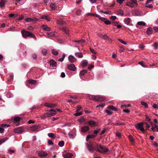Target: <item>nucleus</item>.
Masks as SVG:
<instances>
[{
    "mask_svg": "<svg viewBox=\"0 0 158 158\" xmlns=\"http://www.w3.org/2000/svg\"><path fill=\"white\" fill-rule=\"evenodd\" d=\"M21 33L23 37L27 38L28 37H30L31 38H34L35 40L36 39V37L35 35L32 33L29 32L28 31L23 30L21 31Z\"/></svg>",
    "mask_w": 158,
    "mask_h": 158,
    "instance_id": "f257e3e1",
    "label": "nucleus"
},
{
    "mask_svg": "<svg viewBox=\"0 0 158 158\" xmlns=\"http://www.w3.org/2000/svg\"><path fill=\"white\" fill-rule=\"evenodd\" d=\"M98 144H96V147L97 148V149H96V151L100 153H105L108 151V149L105 146H103L101 145H99V148L101 150H99L98 148Z\"/></svg>",
    "mask_w": 158,
    "mask_h": 158,
    "instance_id": "f03ea898",
    "label": "nucleus"
},
{
    "mask_svg": "<svg viewBox=\"0 0 158 158\" xmlns=\"http://www.w3.org/2000/svg\"><path fill=\"white\" fill-rule=\"evenodd\" d=\"M86 124H88L91 127H97L98 125V123H96L94 121L92 120H89L86 122L85 123Z\"/></svg>",
    "mask_w": 158,
    "mask_h": 158,
    "instance_id": "7ed1b4c3",
    "label": "nucleus"
},
{
    "mask_svg": "<svg viewBox=\"0 0 158 158\" xmlns=\"http://www.w3.org/2000/svg\"><path fill=\"white\" fill-rule=\"evenodd\" d=\"M86 146L88 150L90 152L93 151L94 149L96 150V149H97V148L94 147L93 143H91L89 144L87 143Z\"/></svg>",
    "mask_w": 158,
    "mask_h": 158,
    "instance_id": "20e7f679",
    "label": "nucleus"
},
{
    "mask_svg": "<svg viewBox=\"0 0 158 158\" xmlns=\"http://www.w3.org/2000/svg\"><path fill=\"white\" fill-rule=\"evenodd\" d=\"M25 20L26 21L27 23L31 22L34 23L39 21V19H38L34 17L32 18H27Z\"/></svg>",
    "mask_w": 158,
    "mask_h": 158,
    "instance_id": "39448f33",
    "label": "nucleus"
},
{
    "mask_svg": "<svg viewBox=\"0 0 158 158\" xmlns=\"http://www.w3.org/2000/svg\"><path fill=\"white\" fill-rule=\"evenodd\" d=\"M143 123H141L135 124V126L137 129L140 130L142 131H144V128L143 127Z\"/></svg>",
    "mask_w": 158,
    "mask_h": 158,
    "instance_id": "423d86ee",
    "label": "nucleus"
},
{
    "mask_svg": "<svg viewBox=\"0 0 158 158\" xmlns=\"http://www.w3.org/2000/svg\"><path fill=\"white\" fill-rule=\"evenodd\" d=\"M96 101L101 102L104 101L106 99V98L104 96L96 95Z\"/></svg>",
    "mask_w": 158,
    "mask_h": 158,
    "instance_id": "0eeeda50",
    "label": "nucleus"
},
{
    "mask_svg": "<svg viewBox=\"0 0 158 158\" xmlns=\"http://www.w3.org/2000/svg\"><path fill=\"white\" fill-rule=\"evenodd\" d=\"M40 129V127L37 125H34L33 126L31 127L30 130L32 132H36L38 131Z\"/></svg>",
    "mask_w": 158,
    "mask_h": 158,
    "instance_id": "6e6552de",
    "label": "nucleus"
},
{
    "mask_svg": "<svg viewBox=\"0 0 158 158\" xmlns=\"http://www.w3.org/2000/svg\"><path fill=\"white\" fill-rule=\"evenodd\" d=\"M13 131L15 133H22L23 132V129L22 127H17L13 130Z\"/></svg>",
    "mask_w": 158,
    "mask_h": 158,
    "instance_id": "1a4fd4ad",
    "label": "nucleus"
},
{
    "mask_svg": "<svg viewBox=\"0 0 158 158\" xmlns=\"http://www.w3.org/2000/svg\"><path fill=\"white\" fill-rule=\"evenodd\" d=\"M67 68L73 71H74L76 69L74 64H71L68 65H67Z\"/></svg>",
    "mask_w": 158,
    "mask_h": 158,
    "instance_id": "9d476101",
    "label": "nucleus"
},
{
    "mask_svg": "<svg viewBox=\"0 0 158 158\" xmlns=\"http://www.w3.org/2000/svg\"><path fill=\"white\" fill-rule=\"evenodd\" d=\"M38 155L40 157H44L48 155V153L42 151L39 152Z\"/></svg>",
    "mask_w": 158,
    "mask_h": 158,
    "instance_id": "9b49d317",
    "label": "nucleus"
},
{
    "mask_svg": "<svg viewBox=\"0 0 158 158\" xmlns=\"http://www.w3.org/2000/svg\"><path fill=\"white\" fill-rule=\"evenodd\" d=\"M68 60L71 63L75 62L77 60V59L72 55H70L69 56Z\"/></svg>",
    "mask_w": 158,
    "mask_h": 158,
    "instance_id": "f8f14e48",
    "label": "nucleus"
},
{
    "mask_svg": "<svg viewBox=\"0 0 158 158\" xmlns=\"http://www.w3.org/2000/svg\"><path fill=\"white\" fill-rule=\"evenodd\" d=\"M49 64L52 67H55L57 66V63L53 59L50 60L49 61Z\"/></svg>",
    "mask_w": 158,
    "mask_h": 158,
    "instance_id": "ddd939ff",
    "label": "nucleus"
},
{
    "mask_svg": "<svg viewBox=\"0 0 158 158\" xmlns=\"http://www.w3.org/2000/svg\"><path fill=\"white\" fill-rule=\"evenodd\" d=\"M56 23L58 24H60L61 25H64L65 24L66 22L61 19H58L57 20Z\"/></svg>",
    "mask_w": 158,
    "mask_h": 158,
    "instance_id": "4468645a",
    "label": "nucleus"
},
{
    "mask_svg": "<svg viewBox=\"0 0 158 158\" xmlns=\"http://www.w3.org/2000/svg\"><path fill=\"white\" fill-rule=\"evenodd\" d=\"M89 130V127L88 126H84L81 128V131L82 132H86Z\"/></svg>",
    "mask_w": 158,
    "mask_h": 158,
    "instance_id": "2eb2a0df",
    "label": "nucleus"
},
{
    "mask_svg": "<svg viewBox=\"0 0 158 158\" xmlns=\"http://www.w3.org/2000/svg\"><path fill=\"white\" fill-rule=\"evenodd\" d=\"M49 111L51 117L55 115L56 113V110L53 109H50L49 110Z\"/></svg>",
    "mask_w": 158,
    "mask_h": 158,
    "instance_id": "dca6fc26",
    "label": "nucleus"
},
{
    "mask_svg": "<svg viewBox=\"0 0 158 158\" xmlns=\"http://www.w3.org/2000/svg\"><path fill=\"white\" fill-rule=\"evenodd\" d=\"M41 27L42 29L45 31H49L51 30L50 28L46 25H43Z\"/></svg>",
    "mask_w": 158,
    "mask_h": 158,
    "instance_id": "f3484780",
    "label": "nucleus"
},
{
    "mask_svg": "<svg viewBox=\"0 0 158 158\" xmlns=\"http://www.w3.org/2000/svg\"><path fill=\"white\" fill-rule=\"evenodd\" d=\"M97 136V135H87L86 138V140L88 141L89 139L90 138H95Z\"/></svg>",
    "mask_w": 158,
    "mask_h": 158,
    "instance_id": "a211bd4d",
    "label": "nucleus"
},
{
    "mask_svg": "<svg viewBox=\"0 0 158 158\" xmlns=\"http://www.w3.org/2000/svg\"><path fill=\"white\" fill-rule=\"evenodd\" d=\"M57 6L55 4L51 3L50 5V7L52 10H55L57 9Z\"/></svg>",
    "mask_w": 158,
    "mask_h": 158,
    "instance_id": "6ab92c4d",
    "label": "nucleus"
},
{
    "mask_svg": "<svg viewBox=\"0 0 158 158\" xmlns=\"http://www.w3.org/2000/svg\"><path fill=\"white\" fill-rule=\"evenodd\" d=\"M45 106H46L52 108L55 107L56 106V105L52 103H45Z\"/></svg>",
    "mask_w": 158,
    "mask_h": 158,
    "instance_id": "aec40b11",
    "label": "nucleus"
},
{
    "mask_svg": "<svg viewBox=\"0 0 158 158\" xmlns=\"http://www.w3.org/2000/svg\"><path fill=\"white\" fill-rule=\"evenodd\" d=\"M73 156V154L71 153H68L65 155H64L63 157L64 158H71Z\"/></svg>",
    "mask_w": 158,
    "mask_h": 158,
    "instance_id": "412c9836",
    "label": "nucleus"
},
{
    "mask_svg": "<svg viewBox=\"0 0 158 158\" xmlns=\"http://www.w3.org/2000/svg\"><path fill=\"white\" fill-rule=\"evenodd\" d=\"M88 61L85 60H83L82 61L81 64L83 67H86L87 65Z\"/></svg>",
    "mask_w": 158,
    "mask_h": 158,
    "instance_id": "4be33fe9",
    "label": "nucleus"
},
{
    "mask_svg": "<svg viewBox=\"0 0 158 158\" xmlns=\"http://www.w3.org/2000/svg\"><path fill=\"white\" fill-rule=\"evenodd\" d=\"M41 19H44L48 21H49L51 20L50 18L47 15H43L40 17Z\"/></svg>",
    "mask_w": 158,
    "mask_h": 158,
    "instance_id": "5701e85b",
    "label": "nucleus"
},
{
    "mask_svg": "<svg viewBox=\"0 0 158 158\" xmlns=\"http://www.w3.org/2000/svg\"><path fill=\"white\" fill-rule=\"evenodd\" d=\"M6 125L5 124H2L0 127V133H2L4 132V129L3 127H6Z\"/></svg>",
    "mask_w": 158,
    "mask_h": 158,
    "instance_id": "b1692460",
    "label": "nucleus"
},
{
    "mask_svg": "<svg viewBox=\"0 0 158 158\" xmlns=\"http://www.w3.org/2000/svg\"><path fill=\"white\" fill-rule=\"evenodd\" d=\"M60 30H62L66 34L68 35L69 33V30L67 27H64L62 29H60Z\"/></svg>",
    "mask_w": 158,
    "mask_h": 158,
    "instance_id": "393cba45",
    "label": "nucleus"
},
{
    "mask_svg": "<svg viewBox=\"0 0 158 158\" xmlns=\"http://www.w3.org/2000/svg\"><path fill=\"white\" fill-rule=\"evenodd\" d=\"M88 98H89L91 100H95L96 101V96L94 95H89L88 96Z\"/></svg>",
    "mask_w": 158,
    "mask_h": 158,
    "instance_id": "a878e982",
    "label": "nucleus"
},
{
    "mask_svg": "<svg viewBox=\"0 0 158 158\" xmlns=\"http://www.w3.org/2000/svg\"><path fill=\"white\" fill-rule=\"evenodd\" d=\"M75 55L79 58H81L83 57V55L81 52H76L75 53Z\"/></svg>",
    "mask_w": 158,
    "mask_h": 158,
    "instance_id": "bb28decb",
    "label": "nucleus"
},
{
    "mask_svg": "<svg viewBox=\"0 0 158 158\" xmlns=\"http://www.w3.org/2000/svg\"><path fill=\"white\" fill-rule=\"evenodd\" d=\"M108 108L115 111H117L118 110V109L114 107L113 105L109 106H108Z\"/></svg>",
    "mask_w": 158,
    "mask_h": 158,
    "instance_id": "cd10ccee",
    "label": "nucleus"
},
{
    "mask_svg": "<svg viewBox=\"0 0 158 158\" xmlns=\"http://www.w3.org/2000/svg\"><path fill=\"white\" fill-rule=\"evenodd\" d=\"M21 119V118L18 117H15L14 118V120L16 123L19 122Z\"/></svg>",
    "mask_w": 158,
    "mask_h": 158,
    "instance_id": "c85d7f7f",
    "label": "nucleus"
},
{
    "mask_svg": "<svg viewBox=\"0 0 158 158\" xmlns=\"http://www.w3.org/2000/svg\"><path fill=\"white\" fill-rule=\"evenodd\" d=\"M52 52L53 55H57L58 54V50H57L56 49H53L52 50Z\"/></svg>",
    "mask_w": 158,
    "mask_h": 158,
    "instance_id": "c756f323",
    "label": "nucleus"
},
{
    "mask_svg": "<svg viewBox=\"0 0 158 158\" xmlns=\"http://www.w3.org/2000/svg\"><path fill=\"white\" fill-rule=\"evenodd\" d=\"M6 3L5 0H1L0 1V7H3Z\"/></svg>",
    "mask_w": 158,
    "mask_h": 158,
    "instance_id": "7c9ffc66",
    "label": "nucleus"
},
{
    "mask_svg": "<svg viewBox=\"0 0 158 158\" xmlns=\"http://www.w3.org/2000/svg\"><path fill=\"white\" fill-rule=\"evenodd\" d=\"M152 32V29L151 27L148 28L147 31V33L148 35H150Z\"/></svg>",
    "mask_w": 158,
    "mask_h": 158,
    "instance_id": "2f4dec72",
    "label": "nucleus"
},
{
    "mask_svg": "<svg viewBox=\"0 0 158 158\" xmlns=\"http://www.w3.org/2000/svg\"><path fill=\"white\" fill-rule=\"evenodd\" d=\"M87 72V70L86 69H84L81 71L80 73V76H83L85 73Z\"/></svg>",
    "mask_w": 158,
    "mask_h": 158,
    "instance_id": "473e14b6",
    "label": "nucleus"
},
{
    "mask_svg": "<svg viewBox=\"0 0 158 158\" xmlns=\"http://www.w3.org/2000/svg\"><path fill=\"white\" fill-rule=\"evenodd\" d=\"M126 5L131 7H135V6L134 5V4H133L131 2H127L126 3Z\"/></svg>",
    "mask_w": 158,
    "mask_h": 158,
    "instance_id": "72a5a7b5",
    "label": "nucleus"
},
{
    "mask_svg": "<svg viewBox=\"0 0 158 158\" xmlns=\"http://www.w3.org/2000/svg\"><path fill=\"white\" fill-rule=\"evenodd\" d=\"M113 125H124V124L122 123H120V122L118 120H117L116 121L115 123H113Z\"/></svg>",
    "mask_w": 158,
    "mask_h": 158,
    "instance_id": "f704fd0d",
    "label": "nucleus"
},
{
    "mask_svg": "<svg viewBox=\"0 0 158 158\" xmlns=\"http://www.w3.org/2000/svg\"><path fill=\"white\" fill-rule=\"evenodd\" d=\"M99 12H101L102 13H103L106 14H109V15H111V13L110 11H103L100 10L99 11Z\"/></svg>",
    "mask_w": 158,
    "mask_h": 158,
    "instance_id": "c9c22d12",
    "label": "nucleus"
},
{
    "mask_svg": "<svg viewBox=\"0 0 158 158\" xmlns=\"http://www.w3.org/2000/svg\"><path fill=\"white\" fill-rule=\"evenodd\" d=\"M125 23L127 25H128L130 22V19L129 18H127L124 20Z\"/></svg>",
    "mask_w": 158,
    "mask_h": 158,
    "instance_id": "e433bc0d",
    "label": "nucleus"
},
{
    "mask_svg": "<svg viewBox=\"0 0 158 158\" xmlns=\"http://www.w3.org/2000/svg\"><path fill=\"white\" fill-rule=\"evenodd\" d=\"M131 2L133 4H134L135 6L136 7L137 6L138 4L137 3V1L136 0H131Z\"/></svg>",
    "mask_w": 158,
    "mask_h": 158,
    "instance_id": "4c0bfd02",
    "label": "nucleus"
},
{
    "mask_svg": "<svg viewBox=\"0 0 158 158\" xmlns=\"http://www.w3.org/2000/svg\"><path fill=\"white\" fill-rule=\"evenodd\" d=\"M128 138L130 140L132 143H133L134 142V139L131 135H130L128 136Z\"/></svg>",
    "mask_w": 158,
    "mask_h": 158,
    "instance_id": "58836bf2",
    "label": "nucleus"
},
{
    "mask_svg": "<svg viewBox=\"0 0 158 158\" xmlns=\"http://www.w3.org/2000/svg\"><path fill=\"white\" fill-rule=\"evenodd\" d=\"M28 82L30 84H34L36 83V81L32 79H29L28 80Z\"/></svg>",
    "mask_w": 158,
    "mask_h": 158,
    "instance_id": "ea45409f",
    "label": "nucleus"
},
{
    "mask_svg": "<svg viewBox=\"0 0 158 158\" xmlns=\"http://www.w3.org/2000/svg\"><path fill=\"white\" fill-rule=\"evenodd\" d=\"M137 24L139 26H145L146 25V23L143 22V21H139L138 22Z\"/></svg>",
    "mask_w": 158,
    "mask_h": 158,
    "instance_id": "a19ab883",
    "label": "nucleus"
},
{
    "mask_svg": "<svg viewBox=\"0 0 158 158\" xmlns=\"http://www.w3.org/2000/svg\"><path fill=\"white\" fill-rule=\"evenodd\" d=\"M46 34L47 35L48 37L53 36L55 35L54 33L53 32L47 33Z\"/></svg>",
    "mask_w": 158,
    "mask_h": 158,
    "instance_id": "79ce46f5",
    "label": "nucleus"
},
{
    "mask_svg": "<svg viewBox=\"0 0 158 158\" xmlns=\"http://www.w3.org/2000/svg\"><path fill=\"white\" fill-rule=\"evenodd\" d=\"M118 14L122 16L124 14L123 11L121 10H119L117 11Z\"/></svg>",
    "mask_w": 158,
    "mask_h": 158,
    "instance_id": "37998d69",
    "label": "nucleus"
},
{
    "mask_svg": "<svg viewBox=\"0 0 158 158\" xmlns=\"http://www.w3.org/2000/svg\"><path fill=\"white\" fill-rule=\"evenodd\" d=\"M8 139V138H5L0 139V145L5 142Z\"/></svg>",
    "mask_w": 158,
    "mask_h": 158,
    "instance_id": "c03bdc74",
    "label": "nucleus"
},
{
    "mask_svg": "<svg viewBox=\"0 0 158 158\" xmlns=\"http://www.w3.org/2000/svg\"><path fill=\"white\" fill-rule=\"evenodd\" d=\"M48 136L54 139L56 138V136H55L54 134L52 133H49L48 134Z\"/></svg>",
    "mask_w": 158,
    "mask_h": 158,
    "instance_id": "a18cd8bd",
    "label": "nucleus"
},
{
    "mask_svg": "<svg viewBox=\"0 0 158 158\" xmlns=\"http://www.w3.org/2000/svg\"><path fill=\"white\" fill-rule=\"evenodd\" d=\"M141 103L143 106H144L145 108H148V105L147 103L146 102H144L141 101Z\"/></svg>",
    "mask_w": 158,
    "mask_h": 158,
    "instance_id": "49530a36",
    "label": "nucleus"
},
{
    "mask_svg": "<svg viewBox=\"0 0 158 158\" xmlns=\"http://www.w3.org/2000/svg\"><path fill=\"white\" fill-rule=\"evenodd\" d=\"M50 114V113L49 112V111L48 113H46L44 114V116L45 117H51Z\"/></svg>",
    "mask_w": 158,
    "mask_h": 158,
    "instance_id": "de8ad7c7",
    "label": "nucleus"
},
{
    "mask_svg": "<svg viewBox=\"0 0 158 158\" xmlns=\"http://www.w3.org/2000/svg\"><path fill=\"white\" fill-rule=\"evenodd\" d=\"M64 142L63 141L59 142L58 143V145L60 147H62L64 145Z\"/></svg>",
    "mask_w": 158,
    "mask_h": 158,
    "instance_id": "09e8293b",
    "label": "nucleus"
},
{
    "mask_svg": "<svg viewBox=\"0 0 158 158\" xmlns=\"http://www.w3.org/2000/svg\"><path fill=\"white\" fill-rule=\"evenodd\" d=\"M42 52L43 54L45 55L47 53V50L46 49H43L42 50Z\"/></svg>",
    "mask_w": 158,
    "mask_h": 158,
    "instance_id": "8fccbe9b",
    "label": "nucleus"
},
{
    "mask_svg": "<svg viewBox=\"0 0 158 158\" xmlns=\"http://www.w3.org/2000/svg\"><path fill=\"white\" fill-rule=\"evenodd\" d=\"M100 129L97 128L96 130H94V133L97 135V134L100 131Z\"/></svg>",
    "mask_w": 158,
    "mask_h": 158,
    "instance_id": "3c124183",
    "label": "nucleus"
},
{
    "mask_svg": "<svg viewBox=\"0 0 158 158\" xmlns=\"http://www.w3.org/2000/svg\"><path fill=\"white\" fill-rule=\"evenodd\" d=\"M118 41H119L121 43H122V44H124L126 45L127 44V42H126L125 41L123 40L122 39H118Z\"/></svg>",
    "mask_w": 158,
    "mask_h": 158,
    "instance_id": "603ef678",
    "label": "nucleus"
},
{
    "mask_svg": "<svg viewBox=\"0 0 158 158\" xmlns=\"http://www.w3.org/2000/svg\"><path fill=\"white\" fill-rule=\"evenodd\" d=\"M104 23L107 25H109L111 23V21L109 20L106 19L104 22Z\"/></svg>",
    "mask_w": 158,
    "mask_h": 158,
    "instance_id": "864d4df0",
    "label": "nucleus"
},
{
    "mask_svg": "<svg viewBox=\"0 0 158 158\" xmlns=\"http://www.w3.org/2000/svg\"><path fill=\"white\" fill-rule=\"evenodd\" d=\"M158 45V43L157 42H155L153 44V46L154 47L155 49H157V46Z\"/></svg>",
    "mask_w": 158,
    "mask_h": 158,
    "instance_id": "5fc2aeb1",
    "label": "nucleus"
},
{
    "mask_svg": "<svg viewBox=\"0 0 158 158\" xmlns=\"http://www.w3.org/2000/svg\"><path fill=\"white\" fill-rule=\"evenodd\" d=\"M105 112L109 115H111L112 113V112L111 111L108 110H106Z\"/></svg>",
    "mask_w": 158,
    "mask_h": 158,
    "instance_id": "6e6d98bb",
    "label": "nucleus"
},
{
    "mask_svg": "<svg viewBox=\"0 0 158 158\" xmlns=\"http://www.w3.org/2000/svg\"><path fill=\"white\" fill-rule=\"evenodd\" d=\"M152 106L154 109H158V105L156 104H153Z\"/></svg>",
    "mask_w": 158,
    "mask_h": 158,
    "instance_id": "4d7b16f0",
    "label": "nucleus"
},
{
    "mask_svg": "<svg viewBox=\"0 0 158 158\" xmlns=\"http://www.w3.org/2000/svg\"><path fill=\"white\" fill-rule=\"evenodd\" d=\"M90 51L92 52L95 54H96L97 53V52L93 48H90Z\"/></svg>",
    "mask_w": 158,
    "mask_h": 158,
    "instance_id": "13d9d810",
    "label": "nucleus"
},
{
    "mask_svg": "<svg viewBox=\"0 0 158 158\" xmlns=\"http://www.w3.org/2000/svg\"><path fill=\"white\" fill-rule=\"evenodd\" d=\"M145 6L149 8H152L153 7L152 4L149 5L148 4H147V5H145Z\"/></svg>",
    "mask_w": 158,
    "mask_h": 158,
    "instance_id": "bf43d9fd",
    "label": "nucleus"
},
{
    "mask_svg": "<svg viewBox=\"0 0 158 158\" xmlns=\"http://www.w3.org/2000/svg\"><path fill=\"white\" fill-rule=\"evenodd\" d=\"M82 114V113L81 112L76 113L74 114V115L76 116H80V115H81Z\"/></svg>",
    "mask_w": 158,
    "mask_h": 158,
    "instance_id": "052dcab7",
    "label": "nucleus"
},
{
    "mask_svg": "<svg viewBox=\"0 0 158 158\" xmlns=\"http://www.w3.org/2000/svg\"><path fill=\"white\" fill-rule=\"evenodd\" d=\"M117 18V17L116 16H112L110 18V19L112 20H114L115 19H116Z\"/></svg>",
    "mask_w": 158,
    "mask_h": 158,
    "instance_id": "680f3d73",
    "label": "nucleus"
},
{
    "mask_svg": "<svg viewBox=\"0 0 158 158\" xmlns=\"http://www.w3.org/2000/svg\"><path fill=\"white\" fill-rule=\"evenodd\" d=\"M81 105H79L78 106L77 109L76 111L78 112V111L81 109Z\"/></svg>",
    "mask_w": 158,
    "mask_h": 158,
    "instance_id": "e2e57ef3",
    "label": "nucleus"
},
{
    "mask_svg": "<svg viewBox=\"0 0 158 158\" xmlns=\"http://www.w3.org/2000/svg\"><path fill=\"white\" fill-rule=\"evenodd\" d=\"M48 145H52L53 144V143L51 140H49L48 141Z\"/></svg>",
    "mask_w": 158,
    "mask_h": 158,
    "instance_id": "0e129e2a",
    "label": "nucleus"
},
{
    "mask_svg": "<svg viewBox=\"0 0 158 158\" xmlns=\"http://www.w3.org/2000/svg\"><path fill=\"white\" fill-rule=\"evenodd\" d=\"M103 39H105V40H108L109 39V37L108 36H107L106 35H104L103 36Z\"/></svg>",
    "mask_w": 158,
    "mask_h": 158,
    "instance_id": "69168bd1",
    "label": "nucleus"
},
{
    "mask_svg": "<svg viewBox=\"0 0 158 158\" xmlns=\"http://www.w3.org/2000/svg\"><path fill=\"white\" fill-rule=\"evenodd\" d=\"M139 46L140 48L142 49H143L144 48V46L143 44H140L139 45Z\"/></svg>",
    "mask_w": 158,
    "mask_h": 158,
    "instance_id": "338daca9",
    "label": "nucleus"
},
{
    "mask_svg": "<svg viewBox=\"0 0 158 158\" xmlns=\"http://www.w3.org/2000/svg\"><path fill=\"white\" fill-rule=\"evenodd\" d=\"M81 11L79 9L76 11V13L78 15H79L81 14Z\"/></svg>",
    "mask_w": 158,
    "mask_h": 158,
    "instance_id": "774afa93",
    "label": "nucleus"
}]
</instances>
